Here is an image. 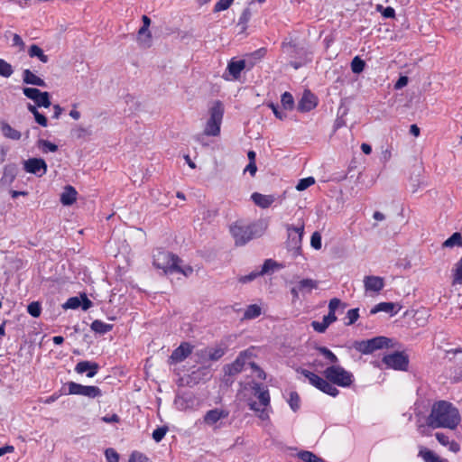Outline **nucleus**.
<instances>
[{
	"mask_svg": "<svg viewBox=\"0 0 462 462\" xmlns=\"http://www.w3.org/2000/svg\"><path fill=\"white\" fill-rule=\"evenodd\" d=\"M393 346L392 339L386 337H375L367 340L356 341L354 347L364 355H369L378 349Z\"/></svg>",
	"mask_w": 462,
	"mask_h": 462,
	"instance_id": "6e6552de",
	"label": "nucleus"
},
{
	"mask_svg": "<svg viewBox=\"0 0 462 462\" xmlns=\"http://www.w3.org/2000/svg\"><path fill=\"white\" fill-rule=\"evenodd\" d=\"M262 310L261 307L257 304L249 305L244 313L245 319H253L261 315Z\"/></svg>",
	"mask_w": 462,
	"mask_h": 462,
	"instance_id": "f704fd0d",
	"label": "nucleus"
},
{
	"mask_svg": "<svg viewBox=\"0 0 462 462\" xmlns=\"http://www.w3.org/2000/svg\"><path fill=\"white\" fill-rule=\"evenodd\" d=\"M14 73L13 67L10 63L3 59H0V76L9 78Z\"/></svg>",
	"mask_w": 462,
	"mask_h": 462,
	"instance_id": "a19ab883",
	"label": "nucleus"
},
{
	"mask_svg": "<svg viewBox=\"0 0 462 462\" xmlns=\"http://www.w3.org/2000/svg\"><path fill=\"white\" fill-rule=\"evenodd\" d=\"M289 404L294 411L300 408V396L296 392L291 393Z\"/></svg>",
	"mask_w": 462,
	"mask_h": 462,
	"instance_id": "864d4df0",
	"label": "nucleus"
},
{
	"mask_svg": "<svg viewBox=\"0 0 462 462\" xmlns=\"http://www.w3.org/2000/svg\"><path fill=\"white\" fill-rule=\"evenodd\" d=\"M269 106L271 107V109L273 110V114L277 118L282 120L286 117V114L282 111H280L278 106L272 103L269 105Z\"/></svg>",
	"mask_w": 462,
	"mask_h": 462,
	"instance_id": "338daca9",
	"label": "nucleus"
},
{
	"mask_svg": "<svg viewBox=\"0 0 462 462\" xmlns=\"http://www.w3.org/2000/svg\"><path fill=\"white\" fill-rule=\"evenodd\" d=\"M254 395L259 400V402H256L253 400H248V406L250 410L255 411L262 420H268L270 416L269 412L271 411V398L270 393L266 386L259 383H252L251 385Z\"/></svg>",
	"mask_w": 462,
	"mask_h": 462,
	"instance_id": "20e7f679",
	"label": "nucleus"
},
{
	"mask_svg": "<svg viewBox=\"0 0 462 462\" xmlns=\"http://www.w3.org/2000/svg\"><path fill=\"white\" fill-rule=\"evenodd\" d=\"M174 273H182L183 275H185L186 277L191 275V273H193V268L191 266H185V267H181L180 266L179 263L176 264V268L174 269Z\"/></svg>",
	"mask_w": 462,
	"mask_h": 462,
	"instance_id": "052dcab7",
	"label": "nucleus"
},
{
	"mask_svg": "<svg viewBox=\"0 0 462 462\" xmlns=\"http://www.w3.org/2000/svg\"><path fill=\"white\" fill-rule=\"evenodd\" d=\"M229 412L227 411L215 408L206 412L203 417V423L209 427H214V429H217L219 428V426L217 425V422L227 418Z\"/></svg>",
	"mask_w": 462,
	"mask_h": 462,
	"instance_id": "4468645a",
	"label": "nucleus"
},
{
	"mask_svg": "<svg viewBox=\"0 0 462 462\" xmlns=\"http://www.w3.org/2000/svg\"><path fill=\"white\" fill-rule=\"evenodd\" d=\"M98 364L90 361H80L75 366L76 373L79 374L87 373L88 378L94 377L98 373Z\"/></svg>",
	"mask_w": 462,
	"mask_h": 462,
	"instance_id": "f3484780",
	"label": "nucleus"
},
{
	"mask_svg": "<svg viewBox=\"0 0 462 462\" xmlns=\"http://www.w3.org/2000/svg\"><path fill=\"white\" fill-rule=\"evenodd\" d=\"M34 103L36 104L37 106H42V107H49L51 103V96L49 94V92H42L40 93V95L38 96V97L34 100Z\"/></svg>",
	"mask_w": 462,
	"mask_h": 462,
	"instance_id": "4c0bfd02",
	"label": "nucleus"
},
{
	"mask_svg": "<svg viewBox=\"0 0 462 462\" xmlns=\"http://www.w3.org/2000/svg\"><path fill=\"white\" fill-rule=\"evenodd\" d=\"M252 13L249 7H246L244 9L240 18H239V23H246L250 18H251Z\"/></svg>",
	"mask_w": 462,
	"mask_h": 462,
	"instance_id": "0e129e2a",
	"label": "nucleus"
},
{
	"mask_svg": "<svg viewBox=\"0 0 462 462\" xmlns=\"http://www.w3.org/2000/svg\"><path fill=\"white\" fill-rule=\"evenodd\" d=\"M452 285L462 284V256L455 263L452 270Z\"/></svg>",
	"mask_w": 462,
	"mask_h": 462,
	"instance_id": "473e14b6",
	"label": "nucleus"
},
{
	"mask_svg": "<svg viewBox=\"0 0 462 462\" xmlns=\"http://www.w3.org/2000/svg\"><path fill=\"white\" fill-rule=\"evenodd\" d=\"M253 357L254 353L252 349L240 352L236 360L225 367L226 374L232 376L250 369L259 379H264V372L253 361Z\"/></svg>",
	"mask_w": 462,
	"mask_h": 462,
	"instance_id": "7ed1b4c3",
	"label": "nucleus"
},
{
	"mask_svg": "<svg viewBox=\"0 0 462 462\" xmlns=\"http://www.w3.org/2000/svg\"><path fill=\"white\" fill-rule=\"evenodd\" d=\"M224 116V106L221 101L216 100L209 108V118L206 124L204 134L207 136H217Z\"/></svg>",
	"mask_w": 462,
	"mask_h": 462,
	"instance_id": "423d86ee",
	"label": "nucleus"
},
{
	"mask_svg": "<svg viewBox=\"0 0 462 462\" xmlns=\"http://www.w3.org/2000/svg\"><path fill=\"white\" fill-rule=\"evenodd\" d=\"M12 45L19 47L20 51H23L25 47V44H24L23 39L21 38L20 35H18L16 33H14L13 35Z\"/></svg>",
	"mask_w": 462,
	"mask_h": 462,
	"instance_id": "680f3d73",
	"label": "nucleus"
},
{
	"mask_svg": "<svg viewBox=\"0 0 462 462\" xmlns=\"http://www.w3.org/2000/svg\"><path fill=\"white\" fill-rule=\"evenodd\" d=\"M462 246V236L456 232L448 237L444 243V247Z\"/></svg>",
	"mask_w": 462,
	"mask_h": 462,
	"instance_id": "e433bc0d",
	"label": "nucleus"
},
{
	"mask_svg": "<svg viewBox=\"0 0 462 462\" xmlns=\"http://www.w3.org/2000/svg\"><path fill=\"white\" fill-rule=\"evenodd\" d=\"M323 374L331 384L340 387H349L354 382L353 374L338 365L327 367Z\"/></svg>",
	"mask_w": 462,
	"mask_h": 462,
	"instance_id": "39448f33",
	"label": "nucleus"
},
{
	"mask_svg": "<svg viewBox=\"0 0 462 462\" xmlns=\"http://www.w3.org/2000/svg\"><path fill=\"white\" fill-rule=\"evenodd\" d=\"M286 230L288 235L286 247L288 251L292 253L293 256H297L300 254L301 249L304 224L302 223L298 226L286 225Z\"/></svg>",
	"mask_w": 462,
	"mask_h": 462,
	"instance_id": "1a4fd4ad",
	"label": "nucleus"
},
{
	"mask_svg": "<svg viewBox=\"0 0 462 462\" xmlns=\"http://www.w3.org/2000/svg\"><path fill=\"white\" fill-rule=\"evenodd\" d=\"M386 312L391 313L392 315H394L397 313V310H395V304L393 302H380L376 304L372 310L371 314H375L377 312Z\"/></svg>",
	"mask_w": 462,
	"mask_h": 462,
	"instance_id": "cd10ccee",
	"label": "nucleus"
},
{
	"mask_svg": "<svg viewBox=\"0 0 462 462\" xmlns=\"http://www.w3.org/2000/svg\"><path fill=\"white\" fill-rule=\"evenodd\" d=\"M27 311L33 318H38L42 312V306L38 301H32L27 306Z\"/></svg>",
	"mask_w": 462,
	"mask_h": 462,
	"instance_id": "37998d69",
	"label": "nucleus"
},
{
	"mask_svg": "<svg viewBox=\"0 0 462 462\" xmlns=\"http://www.w3.org/2000/svg\"><path fill=\"white\" fill-rule=\"evenodd\" d=\"M168 431L167 426H162L155 429L152 432V439L155 442H160L165 437Z\"/></svg>",
	"mask_w": 462,
	"mask_h": 462,
	"instance_id": "49530a36",
	"label": "nucleus"
},
{
	"mask_svg": "<svg viewBox=\"0 0 462 462\" xmlns=\"http://www.w3.org/2000/svg\"><path fill=\"white\" fill-rule=\"evenodd\" d=\"M35 121L43 127H46L48 125V120L46 116L40 112H36V114L33 116Z\"/></svg>",
	"mask_w": 462,
	"mask_h": 462,
	"instance_id": "e2e57ef3",
	"label": "nucleus"
},
{
	"mask_svg": "<svg viewBox=\"0 0 462 462\" xmlns=\"http://www.w3.org/2000/svg\"><path fill=\"white\" fill-rule=\"evenodd\" d=\"M297 285L301 293H310L312 290L318 288V282L312 279H303Z\"/></svg>",
	"mask_w": 462,
	"mask_h": 462,
	"instance_id": "c85d7f7f",
	"label": "nucleus"
},
{
	"mask_svg": "<svg viewBox=\"0 0 462 462\" xmlns=\"http://www.w3.org/2000/svg\"><path fill=\"white\" fill-rule=\"evenodd\" d=\"M317 350L332 365L338 363L337 356L326 346H319Z\"/></svg>",
	"mask_w": 462,
	"mask_h": 462,
	"instance_id": "c9c22d12",
	"label": "nucleus"
},
{
	"mask_svg": "<svg viewBox=\"0 0 462 462\" xmlns=\"http://www.w3.org/2000/svg\"><path fill=\"white\" fill-rule=\"evenodd\" d=\"M346 318L348 321L346 322V325L349 326L354 324L359 318V310L357 308L349 310L346 313Z\"/></svg>",
	"mask_w": 462,
	"mask_h": 462,
	"instance_id": "8fccbe9b",
	"label": "nucleus"
},
{
	"mask_svg": "<svg viewBox=\"0 0 462 462\" xmlns=\"http://www.w3.org/2000/svg\"><path fill=\"white\" fill-rule=\"evenodd\" d=\"M180 262V259L176 254L165 250L158 249L153 254L152 263L154 267L162 270L165 273H174L176 264Z\"/></svg>",
	"mask_w": 462,
	"mask_h": 462,
	"instance_id": "0eeeda50",
	"label": "nucleus"
},
{
	"mask_svg": "<svg viewBox=\"0 0 462 462\" xmlns=\"http://www.w3.org/2000/svg\"><path fill=\"white\" fill-rule=\"evenodd\" d=\"M297 457L304 462H327L322 457H319L314 453L308 450L300 451L297 454Z\"/></svg>",
	"mask_w": 462,
	"mask_h": 462,
	"instance_id": "72a5a7b5",
	"label": "nucleus"
},
{
	"mask_svg": "<svg viewBox=\"0 0 462 462\" xmlns=\"http://www.w3.org/2000/svg\"><path fill=\"white\" fill-rule=\"evenodd\" d=\"M383 363L388 367L399 371H407L409 356L404 352H394L383 357Z\"/></svg>",
	"mask_w": 462,
	"mask_h": 462,
	"instance_id": "f8f14e48",
	"label": "nucleus"
},
{
	"mask_svg": "<svg viewBox=\"0 0 462 462\" xmlns=\"http://www.w3.org/2000/svg\"><path fill=\"white\" fill-rule=\"evenodd\" d=\"M314 183H315V179L313 177L300 179L299 180L298 184L296 185V189L299 191H302V190H305L306 189H308L309 187H310L311 185H313Z\"/></svg>",
	"mask_w": 462,
	"mask_h": 462,
	"instance_id": "a18cd8bd",
	"label": "nucleus"
},
{
	"mask_svg": "<svg viewBox=\"0 0 462 462\" xmlns=\"http://www.w3.org/2000/svg\"><path fill=\"white\" fill-rule=\"evenodd\" d=\"M245 69V60H231L226 67V71L232 77V79H238L240 78L241 72Z\"/></svg>",
	"mask_w": 462,
	"mask_h": 462,
	"instance_id": "aec40b11",
	"label": "nucleus"
},
{
	"mask_svg": "<svg viewBox=\"0 0 462 462\" xmlns=\"http://www.w3.org/2000/svg\"><path fill=\"white\" fill-rule=\"evenodd\" d=\"M253 202L262 208H268L275 201L276 198L274 195H264L258 192H254L251 195Z\"/></svg>",
	"mask_w": 462,
	"mask_h": 462,
	"instance_id": "412c9836",
	"label": "nucleus"
},
{
	"mask_svg": "<svg viewBox=\"0 0 462 462\" xmlns=\"http://www.w3.org/2000/svg\"><path fill=\"white\" fill-rule=\"evenodd\" d=\"M261 275L262 274L260 273L259 271H254V272H251L247 275L240 276L238 278V281L241 283H247V282L254 281V279H256L258 276H261Z\"/></svg>",
	"mask_w": 462,
	"mask_h": 462,
	"instance_id": "13d9d810",
	"label": "nucleus"
},
{
	"mask_svg": "<svg viewBox=\"0 0 462 462\" xmlns=\"http://www.w3.org/2000/svg\"><path fill=\"white\" fill-rule=\"evenodd\" d=\"M23 170L28 173L42 177L47 171V164L42 158H30L23 161Z\"/></svg>",
	"mask_w": 462,
	"mask_h": 462,
	"instance_id": "ddd939ff",
	"label": "nucleus"
},
{
	"mask_svg": "<svg viewBox=\"0 0 462 462\" xmlns=\"http://www.w3.org/2000/svg\"><path fill=\"white\" fill-rule=\"evenodd\" d=\"M282 105L285 109H292L294 106V99L292 95L290 92H284L282 95L281 99Z\"/></svg>",
	"mask_w": 462,
	"mask_h": 462,
	"instance_id": "79ce46f5",
	"label": "nucleus"
},
{
	"mask_svg": "<svg viewBox=\"0 0 462 462\" xmlns=\"http://www.w3.org/2000/svg\"><path fill=\"white\" fill-rule=\"evenodd\" d=\"M364 286L366 291L379 292L384 286V281L380 276L367 275L364 278Z\"/></svg>",
	"mask_w": 462,
	"mask_h": 462,
	"instance_id": "a211bd4d",
	"label": "nucleus"
},
{
	"mask_svg": "<svg viewBox=\"0 0 462 462\" xmlns=\"http://www.w3.org/2000/svg\"><path fill=\"white\" fill-rule=\"evenodd\" d=\"M91 329L98 334H106L113 328V325L96 319L90 325Z\"/></svg>",
	"mask_w": 462,
	"mask_h": 462,
	"instance_id": "7c9ffc66",
	"label": "nucleus"
},
{
	"mask_svg": "<svg viewBox=\"0 0 462 462\" xmlns=\"http://www.w3.org/2000/svg\"><path fill=\"white\" fill-rule=\"evenodd\" d=\"M38 147L42 149V152L46 153L48 152H55L58 151V145L51 143L48 140L40 139L38 141Z\"/></svg>",
	"mask_w": 462,
	"mask_h": 462,
	"instance_id": "58836bf2",
	"label": "nucleus"
},
{
	"mask_svg": "<svg viewBox=\"0 0 462 462\" xmlns=\"http://www.w3.org/2000/svg\"><path fill=\"white\" fill-rule=\"evenodd\" d=\"M342 306L343 309L346 308V304L345 303H342V301L337 299V298H333L329 300V303H328V312L329 313H333L334 315H336V310L340 307Z\"/></svg>",
	"mask_w": 462,
	"mask_h": 462,
	"instance_id": "de8ad7c7",
	"label": "nucleus"
},
{
	"mask_svg": "<svg viewBox=\"0 0 462 462\" xmlns=\"http://www.w3.org/2000/svg\"><path fill=\"white\" fill-rule=\"evenodd\" d=\"M23 92L26 97L34 101L40 95L41 90L38 88H24L23 89Z\"/></svg>",
	"mask_w": 462,
	"mask_h": 462,
	"instance_id": "603ef678",
	"label": "nucleus"
},
{
	"mask_svg": "<svg viewBox=\"0 0 462 462\" xmlns=\"http://www.w3.org/2000/svg\"><path fill=\"white\" fill-rule=\"evenodd\" d=\"M193 350V346L189 342H182L176 349H174L169 357V364H178L184 361Z\"/></svg>",
	"mask_w": 462,
	"mask_h": 462,
	"instance_id": "2eb2a0df",
	"label": "nucleus"
},
{
	"mask_svg": "<svg viewBox=\"0 0 462 462\" xmlns=\"http://www.w3.org/2000/svg\"><path fill=\"white\" fill-rule=\"evenodd\" d=\"M317 105V97L310 90H306L298 103V110L302 113L310 112L314 109Z\"/></svg>",
	"mask_w": 462,
	"mask_h": 462,
	"instance_id": "dca6fc26",
	"label": "nucleus"
},
{
	"mask_svg": "<svg viewBox=\"0 0 462 462\" xmlns=\"http://www.w3.org/2000/svg\"><path fill=\"white\" fill-rule=\"evenodd\" d=\"M461 421L458 410L449 402H436L427 418V425L432 429L455 430Z\"/></svg>",
	"mask_w": 462,
	"mask_h": 462,
	"instance_id": "f257e3e1",
	"label": "nucleus"
},
{
	"mask_svg": "<svg viewBox=\"0 0 462 462\" xmlns=\"http://www.w3.org/2000/svg\"><path fill=\"white\" fill-rule=\"evenodd\" d=\"M174 404L179 411L191 410L195 405V397L192 393L178 395L174 400Z\"/></svg>",
	"mask_w": 462,
	"mask_h": 462,
	"instance_id": "6ab92c4d",
	"label": "nucleus"
},
{
	"mask_svg": "<svg viewBox=\"0 0 462 462\" xmlns=\"http://www.w3.org/2000/svg\"><path fill=\"white\" fill-rule=\"evenodd\" d=\"M81 305V300L78 297H71L63 304L64 309L76 310Z\"/></svg>",
	"mask_w": 462,
	"mask_h": 462,
	"instance_id": "09e8293b",
	"label": "nucleus"
},
{
	"mask_svg": "<svg viewBox=\"0 0 462 462\" xmlns=\"http://www.w3.org/2000/svg\"><path fill=\"white\" fill-rule=\"evenodd\" d=\"M301 374L304 375L310 382L311 385L319 389V391L323 392L326 394H328L332 397H336L338 395L339 391L338 389L331 384L324 376L321 377L318 375L317 374L310 372L306 369L301 370Z\"/></svg>",
	"mask_w": 462,
	"mask_h": 462,
	"instance_id": "9d476101",
	"label": "nucleus"
},
{
	"mask_svg": "<svg viewBox=\"0 0 462 462\" xmlns=\"http://www.w3.org/2000/svg\"><path fill=\"white\" fill-rule=\"evenodd\" d=\"M105 456L108 462H119L118 453L112 448L106 449Z\"/></svg>",
	"mask_w": 462,
	"mask_h": 462,
	"instance_id": "4d7b16f0",
	"label": "nucleus"
},
{
	"mask_svg": "<svg viewBox=\"0 0 462 462\" xmlns=\"http://www.w3.org/2000/svg\"><path fill=\"white\" fill-rule=\"evenodd\" d=\"M435 437H436L437 440H438V441H439L442 446H445V447H446V446H448V443H449V441H450V440H449V439H448V437L446 434L442 433V432H437V433L435 434Z\"/></svg>",
	"mask_w": 462,
	"mask_h": 462,
	"instance_id": "69168bd1",
	"label": "nucleus"
},
{
	"mask_svg": "<svg viewBox=\"0 0 462 462\" xmlns=\"http://www.w3.org/2000/svg\"><path fill=\"white\" fill-rule=\"evenodd\" d=\"M310 245L311 246L319 250L321 248V236L319 232H314L310 237Z\"/></svg>",
	"mask_w": 462,
	"mask_h": 462,
	"instance_id": "bf43d9fd",
	"label": "nucleus"
},
{
	"mask_svg": "<svg viewBox=\"0 0 462 462\" xmlns=\"http://www.w3.org/2000/svg\"><path fill=\"white\" fill-rule=\"evenodd\" d=\"M28 54L31 58H38L43 63H47L49 61V57L44 54L43 51L36 44L30 46Z\"/></svg>",
	"mask_w": 462,
	"mask_h": 462,
	"instance_id": "2f4dec72",
	"label": "nucleus"
},
{
	"mask_svg": "<svg viewBox=\"0 0 462 462\" xmlns=\"http://www.w3.org/2000/svg\"><path fill=\"white\" fill-rule=\"evenodd\" d=\"M17 166L14 163H10L5 166L1 181L4 183H12L17 175Z\"/></svg>",
	"mask_w": 462,
	"mask_h": 462,
	"instance_id": "a878e982",
	"label": "nucleus"
},
{
	"mask_svg": "<svg viewBox=\"0 0 462 462\" xmlns=\"http://www.w3.org/2000/svg\"><path fill=\"white\" fill-rule=\"evenodd\" d=\"M151 32L149 31L148 27L142 26L138 31V42L139 43L144 47H150L151 46Z\"/></svg>",
	"mask_w": 462,
	"mask_h": 462,
	"instance_id": "c756f323",
	"label": "nucleus"
},
{
	"mask_svg": "<svg viewBox=\"0 0 462 462\" xmlns=\"http://www.w3.org/2000/svg\"><path fill=\"white\" fill-rule=\"evenodd\" d=\"M225 355V349L221 347L212 348L208 352L210 360L217 361Z\"/></svg>",
	"mask_w": 462,
	"mask_h": 462,
	"instance_id": "3c124183",
	"label": "nucleus"
},
{
	"mask_svg": "<svg viewBox=\"0 0 462 462\" xmlns=\"http://www.w3.org/2000/svg\"><path fill=\"white\" fill-rule=\"evenodd\" d=\"M365 62L358 56H356L351 61V69L356 74L361 73L365 69Z\"/></svg>",
	"mask_w": 462,
	"mask_h": 462,
	"instance_id": "ea45409f",
	"label": "nucleus"
},
{
	"mask_svg": "<svg viewBox=\"0 0 462 462\" xmlns=\"http://www.w3.org/2000/svg\"><path fill=\"white\" fill-rule=\"evenodd\" d=\"M23 81L25 84L34 85L39 87H45V81L40 77L36 76L30 69H26L23 71Z\"/></svg>",
	"mask_w": 462,
	"mask_h": 462,
	"instance_id": "393cba45",
	"label": "nucleus"
},
{
	"mask_svg": "<svg viewBox=\"0 0 462 462\" xmlns=\"http://www.w3.org/2000/svg\"><path fill=\"white\" fill-rule=\"evenodd\" d=\"M129 462H150V460L143 453L134 451L129 457Z\"/></svg>",
	"mask_w": 462,
	"mask_h": 462,
	"instance_id": "6e6d98bb",
	"label": "nucleus"
},
{
	"mask_svg": "<svg viewBox=\"0 0 462 462\" xmlns=\"http://www.w3.org/2000/svg\"><path fill=\"white\" fill-rule=\"evenodd\" d=\"M408 77L407 76H401L399 79L396 81L394 85L395 89H401L404 88L408 84Z\"/></svg>",
	"mask_w": 462,
	"mask_h": 462,
	"instance_id": "774afa93",
	"label": "nucleus"
},
{
	"mask_svg": "<svg viewBox=\"0 0 462 462\" xmlns=\"http://www.w3.org/2000/svg\"><path fill=\"white\" fill-rule=\"evenodd\" d=\"M77 194L78 192L75 188L68 185L64 188V190L60 195V202L64 206H70L76 201Z\"/></svg>",
	"mask_w": 462,
	"mask_h": 462,
	"instance_id": "5701e85b",
	"label": "nucleus"
},
{
	"mask_svg": "<svg viewBox=\"0 0 462 462\" xmlns=\"http://www.w3.org/2000/svg\"><path fill=\"white\" fill-rule=\"evenodd\" d=\"M267 228L268 221L261 218L248 225L237 220L230 226L229 231L236 245L243 246L252 239L261 237Z\"/></svg>",
	"mask_w": 462,
	"mask_h": 462,
	"instance_id": "f03ea898",
	"label": "nucleus"
},
{
	"mask_svg": "<svg viewBox=\"0 0 462 462\" xmlns=\"http://www.w3.org/2000/svg\"><path fill=\"white\" fill-rule=\"evenodd\" d=\"M276 267H278V263L272 259H266L259 272L262 275H263L268 273L270 271H273Z\"/></svg>",
	"mask_w": 462,
	"mask_h": 462,
	"instance_id": "c03bdc74",
	"label": "nucleus"
},
{
	"mask_svg": "<svg viewBox=\"0 0 462 462\" xmlns=\"http://www.w3.org/2000/svg\"><path fill=\"white\" fill-rule=\"evenodd\" d=\"M0 130L5 138L14 141L20 140L22 136V134L18 130L13 128L7 122L4 120L0 121Z\"/></svg>",
	"mask_w": 462,
	"mask_h": 462,
	"instance_id": "b1692460",
	"label": "nucleus"
},
{
	"mask_svg": "<svg viewBox=\"0 0 462 462\" xmlns=\"http://www.w3.org/2000/svg\"><path fill=\"white\" fill-rule=\"evenodd\" d=\"M419 456L425 462H448L447 459L441 458L437 454H435L433 451H431L426 448H421L420 449Z\"/></svg>",
	"mask_w": 462,
	"mask_h": 462,
	"instance_id": "bb28decb",
	"label": "nucleus"
},
{
	"mask_svg": "<svg viewBox=\"0 0 462 462\" xmlns=\"http://www.w3.org/2000/svg\"><path fill=\"white\" fill-rule=\"evenodd\" d=\"M234 0H219L214 6V12H221L226 10L233 3Z\"/></svg>",
	"mask_w": 462,
	"mask_h": 462,
	"instance_id": "5fc2aeb1",
	"label": "nucleus"
},
{
	"mask_svg": "<svg viewBox=\"0 0 462 462\" xmlns=\"http://www.w3.org/2000/svg\"><path fill=\"white\" fill-rule=\"evenodd\" d=\"M337 320V316L334 315L333 313H328V315H325L323 317V319L321 322L319 321H312L311 322V327L313 328V329L318 332V333H324L327 328L333 323Z\"/></svg>",
	"mask_w": 462,
	"mask_h": 462,
	"instance_id": "4be33fe9",
	"label": "nucleus"
},
{
	"mask_svg": "<svg viewBox=\"0 0 462 462\" xmlns=\"http://www.w3.org/2000/svg\"><path fill=\"white\" fill-rule=\"evenodd\" d=\"M68 394L82 395L88 398H97L102 396V391L95 385H82L75 382L67 383Z\"/></svg>",
	"mask_w": 462,
	"mask_h": 462,
	"instance_id": "9b49d317",
	"label": "nucleus"
}]
</instances>
